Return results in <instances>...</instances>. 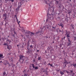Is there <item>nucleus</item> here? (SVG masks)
<instances>
[{"label": "nucleus", "instance_id": "nucleus-18", "mask_svg": "<svg viewBox=\"0 0 76 76\" xmlns=\"http://www.w3.org/2000/svg\"><path fill=\"white\" fill-rule=\"evenodd\" d=\"M7 45V44L6 43H5L3 45Z\"/></svg>", "mask_w": 76, "mask_h": 76}, {"label": "nucleus", "instance_id": "nucleus-8", "mask_svg": "<svg viewBox=\"0 0 76 76\" xmlns=\"http://www.w3.org/2000/svg\"><path fill=\"white\" fill-rule=\"evenodd\" d=\"M60 26H61V28H63L64 27V25H63V24L62 23H61L60 25Z\"/></svg>", "mask_w": 76, "mask_h": 76}, {"label": "nucleus", "instance_id": "nucleus-49", "mask_svg": "<svg viewBox=\"0 0 76 76\" xmlns=\"http://www.w3.org/2000/svg\"><path fill=\"white\" fill-rule=\"evenodd\" d=\"M46 20L47 21V20H48L47 19Z\"/></svg>", "mask_w": 76, "mask_h": 76}, {"label": "nucleus", "instance_id": "nucleus-9", "mask_svg": "<svg viewBox=\"0 0 76 76\" xmlns=\"http://www.w3.org/2000/svg\"><path fill=\"white\" fill-rule=\"evenodd\" d=\"M16 19L17 20V21L18 22V24L19 25V23H20V21H19V22H18V18H17V16H16Z\"/></svg>", "mask_w": 76, "mask_h": 76}, {"label": "nucleus", "instance_id": "nucleus-27", "mask_svg": "<svg viewBox=\"0 0 76 76\" xmlns=\"http://www.w3.org/2000/svg\"><path fill=\"white\" fill-rule=\"evenodd\" d=\"M66 72L67 73H69V72L67 71H66Z\"/></svg>", "mask_w": 76, "mask_h": 76}, {"label": "nucleus", "instance_id": "nucleus-45", "mask_svg": "<svg viewBox=\"0 0 76 76\" xmlns=\"http://www.w3.org/2000/svg\"><path fill=\"white\" fill-rule=\"evenodd\" d=\"M72 65H73V64H72L71 65V66H72Z\"/></svg>", "mask_w": 76, "mask_h": 76}, {"label": "nucleus", "instance_id": "nucleus-41", "mask_svg": "<svg viewBox=\"0 0 76 76\" xmlns=\"http://www.w3.org/2000/svg\"><path fill=\"white\" fill-rule=\"evenodd\" d=\"M62 39L63 40V38H62Z\"/></svg>", "mask_w": 76, "mask_h": 76}, {"label": "nucleus", "instance_id": "nucleus-20", "mask_svg": "<svg viewBox=\"0 0 76 76\" xmlns=\"http://www.w3.org/2000/svg\"><path fill=\"white\" fill-rule=\"evenodd\" d=\"M23 73H25V72H26V70L25 69L23 71Z\"/></svg>", "mask_w": 76, "mask_h": 76}, {"label": "nucleus", "instance_id": "nucleus-38", "mask_svg": "<svg viewBox=\"0 0 76 76\" xmlns=\"http://www.w3.org/2000/svg\"><path fill=\"white\" fill-rule=\"evenodd\" d=\"M73 75H75V73H73Z\"/></svg>", "mask_w": 76, "mask_h": 76}, {"label": "nucleus", "instance_id": "nucleus-23", "mask_svg": "<svg viewBox=\"0 0 76 76\" xmlns=\"http://www.w3.org/2000/svg\"><path fill=\"white\" fill-rule=\"evenodd\" d=\"M10 1H11L12 2H13L14 0H10Z\"/></svg>", "mask_w": 76, "mask_h": 76}, {"label": "nucleus", "instance_id": "nucleus-39", "mask_svg": "<svg viewBox=\"0 0 76 76\" xmlns=\"http://www.w3.org/2000/svg\"><path fill=\"white\" fill-rule=\"evenodd\" d=\"M53 43H54V41H53Z\"/></svg>", "mask_w": 76, "mask_h": 76}, {"label": "nucleus", "instance_id": "nucleus-14", "mask_svg": "<svg viewBox=\"0 0 76 76\" xmlns=\"http://www.w3.org/2000/svg\"><path fill=\"white\" fill-rule=\"evenodd\" d=\"M30 33H31V36L33 35H34V34L32 32H30Z\"/></svg>", "mask_w": 76, "mask_h": 76}, {"label": "nucleus", "instance_id": "nucleus-17", "mask_svg": "<svg viewBox=\"0 0 76 76\" xmlns=\"http://www.w3.org/2000/svg\"><path fill=\"white\" fill-rule=\"evenodd\" d=\"M66 35H67L68 34V32H67V30L66 31Z\"/></svg>", "mask_w": 76, "mask_h": 76}, {"label": "nucleus", "instance_id": "nucleus-1", "mask_svg": "<svg viewBox=\"0 0 76 76\" xmlns=\"http://www.w3.org/2000/svg\"><path fill=\"white\" fill-rule=\"evenodd\" d=\"M32 66L33 67V69H35V70H37V69H38V66H36L35 67V66L34 64H32Z\"/></svg>", "mask_w": 76, "mask_h": 76}, {"label": "nucleus", "instance_id": "nucleus-16", "mask_svg": "<svg viewBox=\"0 0 76 76\" xmlns=\"http://www.w3.org/2000/svg\"><path fill=\"white\" fill-rule=\"evenodd\" d=\"M6 74V72H3V75H5Z\"/></svg>", "mask_w": 76, "mask_h": 76}, {"label": "nucleus", "instance_id": "nucleus-26", "mask_svg": "<svg viewBox=\"0 0 76 76\" xmlns=\"http://www.w3.org/2000/svg\"><path fill=\"white\" fill-rule=\"evenodd\" d=\"M12 37H15V34H12Z\"/></svg>", "mask_w": 76, "mask_h": 76}, {"label": "nucleus", "instance_id": "nucleus-56", "mask_svg": "<svg viewBox=\"0 0 76 76\" xmlns=\"http://www.w3.org/2000/svg\"><path fill=\"white\" fill-rule=\"evenodd\" d=\"M7 64H9V63H8Z\"/></svg>", "mask_w": 76, "mask_h": 76}, {"label": "nucleus", "instance_id": "nucleus-31", "mask_svg": "<svg viewBox=\"0 0 76 76\" xmlns=\"http://www.w3.org/2000/svg\"><path fill=\"white\" fill-rule=\"evenodd\" d=\"M43 72H47V70H45V71H43Z\"/></svg>", "mask_w": 76, "mask_h": 76}, {"label": "nucleus", "instance_id": "nucleus-40", "mask_svg": "<svg viewBox=\"0 0 76 76\" xmlns=\"http://www.w3.org/2000/svg\"><path fill=\"white\" fill-rule=\"evenodd\" d=\"M17 47H19V45H17Z\"/></svg>", "mask_w": 76, "mask_h": 76}, {"label": "nucleus", "instance_id": "nucleus-30", "mask_svg": "<svg viewBox=\"0 0 76 76\" xmlns=\"http://www.w3.org/2000/svg\"><path fill=\"white\" fill-rule=\"evenodd\" d=\"M65 63H67V61L65 60Z\"/></svg>", "mask_w": 76, "mask_h": 76}, {"label": "nucleus", "instance_id": "nucleus-61", "mask_svg": "<svg viewBox=\"0 0 76 76\" xmlns=\"http://www.w3.org/2000/svg\"><path fill=\"white\" fill-rule=\"evenodd\" d=\"M8 41V40H7V41Z\"/></svg>", "mask_w": 76, "mask_h": 76}, {"label": "nucleus", "instance_id": "nucleus-55", "mask_svg": "<svg viewBox=\"0 0 76 76\" xmlns=\"http://www.w3.org/2000/svg\"><path fill=\"white\" fill-rule=\"evenodd\" d=\"M62 49H63V48H62Z\"/></svg>", "mask_w": 76, "mask_h": 76}, {"label": "nucleus", "instance_id": "nucleus-48", "mask_svg": "<svg viewBox=\"0 0 76 76\" xmlns=\"http://www.w3.org/2000/svg\"><path fill=\"white\" fill-rule=\"evenodd\" d=\"M59 31H60V32H61V30H60Z\"/></svg>", "mask_w": 76, "mask_h": 76}, {"label": "nucleus", "instance_id": "nucleus-12", "mask_svg": "<svg viewBox=\"0 0 76 76\" xmlns=\"http://www.w3.org/2000/svg\"><path fill=\"white\" fill-rule=\"evenodd\" d=\"M30 47L31 49H32V48H33V46H32V45H31L30 46Z\"/></svg>", "mask_w": 76, "mask_h": 76}, {"label": "nucleus", "instance_id": "nucleus-54", "mask_svg": "<svg viewBox=\"0 0 76 76\" xmlns=\"http://www.w3.org/2000/svg\"><path fill=\"white\" fill-rule=\"evenodd\" d=\"M45 63H46V62H45Z\"/></svg>", "mask_w": 76, "mask_h": 76}, {"label": "nucleus", "instance_id": "nucleus-2", "mask_svg": "<svg viewBox=\"0 0 76 76\" xmlns=\"http://www.w3.org/2000/svg\"><path fill=\"white\" fill-rule=\"evenodd\" d=\"M24 31V32H25V33L26 34H29V33H30V32H30V31H25V30H23Z\"/></svg>", "mask_w": 76, "mask_h": 76}, {"label": "nucleus", "instance_id": "nucleus-62", "mask_svg": "<svg viewBox=\"0 0 76 76\" xmlns=\"http://www.w3.org/2000/svg\"><path fill=\"white\" fill-rule=\"evenodd\" d=\"M67 64H68V63H67Z\"/></svg>", "mask_w": 76, "mask_h": 76}, {"label": "nucleus", "instance_id": "nucleus-44", "mask_svg": "<svg viewBox=\"0 0 76 76\" xmlns=\"http://www.w3.org/2000/svg\"><path fill=\"white\" fill-rule=\"evenodd\" d=\"M1 62H2V61H1L0 62V63H1Z\"/></svg>", "mask_w": 76, "mask_h": 76}, {"label": "nucleus", "instance_id": "nucleus-43", "mask_svg": "<svg viewBox=\"0 0 76 76\" xmlns=\"http://www.w3.org/2000/svg\"><path fill=\"white\" fill-rule=\"evenodd\" d=\"M72 28L74 29V28H73V27H72Z\"/></svg>", "mask_w": 76, "mask_h": 76}, {"label": "nucleus", "instance_id": "nucleus-29", "mask_svg": "<svg viewBox=\"0 0 76 76\" xmlns=\"http://www.w3.org/2000/svg\"><path fill=\"white\" fill-rule=\"evenodd\" d=\"M7 48L8 49H9V46L8 45H7Z\"/></svg>", "mask_w": 76, "mask_h": 76}, {"label": "nucleus", "instance_id": "nucleus-15", "mask_svg": "<svg viewBox=\"0 0 76 76\" xmlns=\"http://www.w3.org/2000/svg\"><path fill=\"white\" fill-rule=\"evenodd\" d=\"M41 57H39L38 58V60H41Z\"/></svg>", "mask_w": 76, "mask_h": 76}, {"label": "nucleus", "instance_id": "nucleus-52", "mask_svg": "<svg viewBox=\"0 0 76 76\" xmlns=\"http://www.w3.org/2000/svg\"><path fill=\"white\" fill-rule=\"evenodd\" d=\"M70 1H71V0H70Z\"/></svg>", "mask_w": 76, "mask_h": 76}, {"label": "nucleus", "instance_id": "nucleus-51", "mask_svg": "<svg viewBox=\"0 0 76 76\" xmlns=\"http://www.w3.org/2000/svg\"><path fill=\"white\" fill-rule=\"evenodd\" d=\"M3 76H4V75H3Z\"/></svg>", "mask_w": 76, "mask_h": 76}, {"label": "nucleus", "instance_id": "nucleus-33", "mask_svg": "<svg viewBox=\"0 0 76 76\" xmlns=\"http://www.w3.org/2000/svg\"><path fill=\"white\" fill-rule=\"evenodd\" d=\"M70 13H71V12H68V14H69Z\"/></svg>", "mask_w": 76, "mask_h": 76}, {"label": "nucleus", "instance_id": "nucleus-3", "mask_svg": "<svg viewBox=\"0 0 76 76\" xmlns=\"http://www.w3.org/2000/svg\"><path fill=\"white\" fill-rule=\"evenodd\" d=\"M19 57L20 60H22L23 61V57H24V56L22 55H20L19 56Z\"/></svg>", "mask_w": 76, "mask_h": 76}, {"label": "nucleus", "instance_id": "nucleus-24", "mask_svg": "<svg viewBox=\"0 0 76 76\" xmlns=\"http://www.w3.org/2000/svg\"><path fill=\"white\" fill-rule=\"evenodd\" d=\"M14 32L15 34H16V31H14Z\"/></svg>", "mask_w": 76, "mask_h": 76}, {"label": "nucleus", "instance_id": "nucleus-6", "mask_svg": "<svg viewBox=\"0 0 76 76\" xmlns=\"http://www.w3.org/2000/svg\"><path fill=\"white\" fill-rule=\"evenodd\" d=\"M67 35L66 37L68 38V39H69V38H70V34H67Z\"/></svg>", "mask_w": 76, "mask_h": 76}, {"label": "nucleus", "instance_id": "nucleus-11", "mask_svg": "<svg viewBox=\"0 0 76 76\" xmlns=\"http://www.w3.org/2000/svg\"><path fill=\"white\" fill-rule=\"evenodd\" d=\"M49 65H50V67H53V65L52 64H50V63L48 64V66Z\"/></svg>", "mask_w": 76, "mask_h": 76}, {"label": "nucleus", "instance_id": "nucleus-19", "mask_svg": "<svg viewBox=\"0 0 76 76\" xmlns=\"http://www.w3.org/2000/svg\"><path fill=\"white\" fill-rule=\"evenodd\" d=\"M59 47H62V45H61V44H60Z\"/></svg>", "mask_w": 76, "mask_h": 76}, {"label": "nucleus", "instance_id": "nucleus-60", "mask_svg": "<svg viewBox=\"0 0 76 76\" xmlns=\"http://www.w3.org/2000/svg\"><path fill=\"white\" fill-rule=\"evenodd\" d=\"M42 76H44V75H43Z\"/></svg>", "mask_w": 76, "mask_h": 76}, {"label": "nucleus", "instance_id": "nucleus-28", "mask_svg": "<svg viewBox=\"0 0 76 76\" xmlns=\"http://www.w3.org/2000/svg\"><path fill=\"white\" fill-rule=\"evenodd\" d=\"M33 62H35V59H34L33 60Z\"/></svg>", "mask_w": 76, "mask_h": 76}, {"label": "nucleus", "instance_id": "nucleus-5", "mask_svg": "<svg viewBox=\"0 0 76 76\" xmlns=\"http://www.w3.org/2000/svg\"><path fill=\"white\" fill-rule=\"evenodd\" d=\"M68 45H69L71 44V41L70 40V39H68Z\"/></svg>", "mask_w": 76, "mask_h": 76}, {"label": "nucleus", "instance_id": "nucleus-34", "mask_svg": "<svg viewBox=\"0 0 76 76\" xmlns=\"http://www.w3.org/2000/svg\"><path fill=\"white\" fill-rule=\"evenodd\" d=\"M52 28L53 29H55V27H54V26L52 27Z\"/></svg>", "mask_w": 76, "mask_h": 76}, {"label": "nucleus", "instance_id": "nucleus-7", "mask_svg": "<svg viewBox=\"0 0 76 76\" xmlns=\"http://www.w3.org/2000/svg\"><path fill=\"white\" fill-rule=\"evenodd\" d=\"M4 58V57H3V55L2 54H0V58Z\"/></svg>", "mask_w": 76, "mask_h": 76}, {"label": "nucleus", "instance_id": "nucleus-13", "mask_svg": "<svg viewBox=\"0 0 76 76\" xmlns=\"http://www.w3.org/2000/svg\"><path fill=\"white\" fill-rule=\"evenodd\" d=\"M29 75L28 74H26L25 73L24 74V76H28ZM22 76H23V75H22Z\"/></svg>", "mask_w": 76, "mask_h": 76}, {"label": "nucleus", "instance_id": "nucleus-42", "mask_svg": "<svg viewBox=\"0 0 76 76\" xmlns=\"http://www.w3.org/2000/svg\"><path fill=\"white\" fill-rule=\"evenodd\" d=\"M37 51H38V52L39 51V50H37Z\"/></svg>", "mask_w": 76, "mask_h": 76}, {"label": "nucleus", "instance_id": "nucleus-21", "mask_svg": "<svg viewBox=\"0 0 76 76\" xmlns=\"http://www.w3.org/2000/svg\"><path fill=\"white\" fill-rule=\"evenodd\" d=\"M70 72L71 73L73 72V71H72V70H70Z\"/></svg>", "mask_w": 76, "mask_h": 76}, {"label": "nucleus", "instance_id": "nucleus-32", "mask_svg": "<svg viewBox=\"0 0 76 76\" xmlns=\"http://www.w3.org/2000/svg\"><path fill=\"white\" fill-rule=\"evenodd\" d=\"M21 6L20 5V6H18V7L20 8V7Z\"/></svg>", "mask_w": 76, "mask_h": 76}, {"label": "nucleus", "instance_id": "nucleus-36", "mask_svg": "<svg viewBox=\"0 0 76 76\" xmlns=\"http://www.w3.org/2000/svg\"><path fill=\"white\" fill-rule=\"evenodd\" d=\"M5 18L4 19V20H5V19H6V17H5Z\"/></svg>", "mask_w": 76, "mask_h": 76}, {"label": "nucleus", "instance_id": "nucleus-4", "mask_svg": "<svg viewBox=\"0 0 76 76\" xmlns=\"http://www.w3.org/2000/svg\"><path fill=\"white\" fill-rule=\"evenodd\" d=\"M64 72H65V70L63 72L61 71H60V74H61V75H63L64 74Z\"/></svg>", "mask_w": 76, "mask_h": 76}, {"label": "nucleus", "instance_id": "nucleus-37", "mask_svg": "<svg viewBox=\"0 0 76 76\" xmlns=\"http://www.w3.org/2000/svg\"><path fill=\"white\" fill-rule=\"evenodd\" d=\"M46 70H48V68H47L46 69Z\"/></svg>", "mask_w": 76, "mask_h": 76}, {"label": "nucleus", "instance_id": "nucleus-35", "mask_svg": "<svg viewBox=\"0 0 76 76\" xmlns=\"http://www.w3.org/2000/svg\"><path fill=\"white\" fill-rule=\"evenodd\" d=\"M66 38V37H64V39H65V38Z\"/></svg>", "mask_w": 76, "mask_h": 76}, {"label": "nucleus", "instance_id": "nucleus-57", "mask_svg": "<svg viewBox=\"0 0 76 76\" xmlns=\"http://www.w3.org/2000/svg\"><path fill=\"white\" fill-rule=\"evenodd\" d=\"M28 1H29V0H28Z\"/></svg>", "mask_w": 76, "mask_h": 76}, {"label": "nucleus", "instance_id": "nucleus-10", "mask_svg": "<svg viewBox=\"0 0 76 76\" xmlns=\"http://www.w3.org/2000/svg\"><path fill=\"white\" fill-rule=\"evenodd\" d=\"M6 15H7V14L5 13L3 15V16H4V17H6Z\"/></svg>", "mask_w": 76, "mask_h": 76}, {"label": "nucleus", "instance_id": "nucleus-50", "mask_svg": "<svg viewBox=\"0 0 76 76\" xmlns=\"http://www.w3.org/2000/svg\"><path fill=\"white\" fill-rule=\"evenodd\" d=\"M47 38H48V37H46Z\"/></svg>", "mask_w": 76, "mask_h": 76}, {"label": "nucleus", "instance_id": "nucleus-59", "mask_svg": "<svg viewBox=\"0 0 76 76\" xmlns=\"http://www.w3.org/2000/svg\"><path fill=\"white\" fill-rule=\"evenodd\" d=\"M58 25H59V24H58Z\"/></svg>", "mask_w": 76, "mask_h": 76}, {"label": "nucleus", "instance_id": "nucleus-25", "mask_svg": "<svg viewBox=\"0 0 76 76\" xmlns=\"http://www.w3.org/2000/svg\"><path fill=\"white\" fill-rule=\"evenodd\" d=\"M75 40H76V37H74Z\"/></svg>", "mask_w": 76, "mask_h": 76}, {"label": "nucleus", "instance_id": "nucleus-58", "mask_svg": "<svg viewBox=\"0 0 76 76\" xmlns=\"http://www.w3.org/2000/svg\"><path fill=\"white\" fill-rule=\"evenodd\" d=\"M20 4H21V3H20Z\"/></svg>", "mask_w": 76, "mask_h": 76}, {"label": "nucleus", "instance_id": "nucleus-22", "mask_svg": "<svg viewBox=\"0 0 76 76\" xmlns=\"http://www.w3.org/2000/svg\"><path fill=\"white\" fill-rule=\"evenodd\" d=\"M48 50H50V47H49L48 48Z\"/></svg>", "mask_w": 76, "mask_h": 76}, {"label": "nucleus", "instance_id": "nucleus-53", "mask_svg": "<svg viewBox=\"0 0 76 76\" xmlns=\"http://www.w3.org/2000/svg\"><path fill=\"white\" fill-rule=\"evenodd\" d=\"M69 63H70V62Z\"/></svg>", "mask_w": 76, "mask_h": 76}, {"label": "nucleus", "instance_id": "nucleus-47", "mask_svg": "<svg viewBox=\"0 0 76 76\" xmlns=\"http://www.w3.org/2000/svg\"><path fill=\"white\" fill-rule=\"evenodd\" d=\"M59 7H60V8L61 7L60 6H59Z\"/></svg>", "mask_w": 76, "mask_h": 76}, {"label": "nucleus", "instance_id": "nucleus-46", "mask_svg": "<svg viewBox=\"0 0 76 76\" xmlns=\"http://www.w3.org/2000/svg\"><path fill=\"white\" fill-rule=\"evenodd\" d=\"M7 37L9 38V36H8Z\"/></svg>", "mask_w": 76, "mask_h": 76}]
</instances>
